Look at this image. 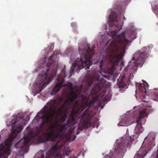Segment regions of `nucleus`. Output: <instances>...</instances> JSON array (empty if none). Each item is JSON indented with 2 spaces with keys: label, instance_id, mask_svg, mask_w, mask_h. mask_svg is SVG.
<instances>
[{
  "label": "nucleus",
  "instance_id": "dca6fc26",
  "mask_svg": "<svg viewBox=\"0 0 158 158\" xmlns=\"http://www.w3.org/2000/svg\"><path fill=\"white\" fill-rule=\"evenodd\" d=\"M143 153H142L141 150L138 151L137 154H136L134 158H142L143 157Z\"/></svg>",
  "mask_w": 158,
  "mask_h": 158
},
{
  "label": "nucleus",
  "instance_id": "4468645a",
  "mask_svg": "<svg viewBox=\"0 0 158 158\" xmlns=\"http://www.w3.org/2000/svg\"><path fill=\"white\" fill-rule=\"evenodd\" d=\"M138 92H139L138 94L140 96H142L144 98L147 94V89H136L135 92L136 95Z\"/></svg>",
  "mask_w": 158,
  "mask_h": 158
},
{
  "label": "nucleus",
  "instance_id": "412c9836",
  "mask_svg": "<svg viewBox=\"0 0 158 158\" xmlns=\"http://www.w3.org/2000/svg\"><path fill=\"white\" fill-rule=\"evenodd\" d=\"M85 107L83 108V109L82 110H83L85 107H88V108L87 109L88 110L89 109V108L90 107L91 105L90 103H88L87 102H85Z\"/></svg>",
  "mask_w": 158,
  "mask_h": 158
},
{
  "label": "nucleus",
  "instance_id": "b1692460",
  "mask_svg": "<svg viewBox=\"0 0 158 158\" xmlns=\"http://www.w3.org/2000/svg\"><path fill=\"white\" fill-rule=\"evenodd\" d=\"M69 158H76L74 156V155L72 156L71 157H70Z\"/></svg>",
  "mask_w": 158,
  "mask_h": 158
},
{
  "label": "nucleus",
  "instance_id": "0eeeda50",
  "mask_svg": "<svg viewBox=\"0 0 158 158\" xmlns=\"http://www.w3.org/2000/svg\"><path fill=\"white\" fill-rule=\"evenodd\" d=\"M121 139V143L114 149V152H110L106 156V158H122L124 152L126 151L128 145L134 140L133 137L132 138L130 136L124 137Z\"/></svg>",
  "mask_w": 158,
  "mask_h": 158
},
{
  "label": "nucleus",
  "instance_id": "423d86ee",
  "mask_svg": "<svg viewBox=\"0 0 158 158\" xmlns=\"http://www.w3.org/2000/svg\"><path fill=\"white\" fill-rule=\"evenodd\" d=\"M54 55L55 54H53L49 57L47 64L43 68L44 69L46 67V72L43 74H41V80L34 83V89H44L52 81L56 75L57 67V65H56L54 66L51 73L48 74L50 66L53 63V58Z\"/></svg>",
  "mask_w": 158,
  "mask_h": 158
},
{
  "label": "nucleus",
  "instance_id": "a878e982",
  "mask_svg": "<svg viewBox=\"0 0 158 158\" xmlns=\"http://www.w3.org/2000/svg\"><path fill=\"white\" fill-rule=\"evenodd\" d=\"M122 123V122L121 121V123Z\"/></svg>",
  "mask_w": 158,
  "mask_h": 158
},
{
  "label": "nucleus",
  "instance_id": "9d476101",
  "mask_svg": "<svg viewBox=\"0 0 158 158\" xmlns=\"http://www.w3.org/2000/svg\"><path fill=\"white\" fill-rule=\"evenodd\" d=\"M107 89H102V93L99 94L97 96V98H100L101 100H102L104 102H106L110 101L111 98V91L109 90L108 92V94H106Z\"/></svg>",
  "mask_w": 158,
  "mask_h": 158
},
{
  "label": "nucleus",
  "instance_id": "20e7f679",
  "mask_svg": "<svg viewBox=\"0 0 158 158\" xmlns=\"http://www.w3.org/2000/svg\"><path fill=\"white\" fill-rule=\"evenodd\" d=\"M71 90L69 94L70 97L67 99L65 101V103L63 106L59 107L57 110H56V102L55 100H52L49 102V106L50 108L49 109L48 112L44 114L41 116V118L42 119L41 123V126H43L47 125L52 122L53 118L56 114V116H58L62 114L63 109L65 104H67L69 106L74 104V106H77L78 104V101L76 100L77 98L81 95L82 98L83 100L86 97L82 95H80V93L79 94H77L78 90L76 92L74 91L75 89H70Z\"/></svg>",
  "mask_w": 158,
  "mask_h": 158
},
{
  "label": "nucleus",
  "instance_id": "7ed1b4c3",
  "mask_svg": "<svg viewBox=\"0 0 158 158\" xmlns=\"http://www.w3.org/2000/svg\"><path fill=\"white\" fill-rule=\"evenodd\" d=\"M149 49L148 47H144L142 51L135 53L131 61L129 63L117 80V84L119 88H127V86L130 84L131 79L133 77L131 70L133 69L134 70L136 67L144 63L145 59L148 57Z\"/></svg>",
  "mask_w": 158,
  "mask_h": 158
},
{
  "label": "nucleus",
  "instance_id": "f3484780",
  "mask_svg": "<svg viewBox=\"0 0 158 158\" xmlns=\"http://www.w3.org/2000/svg\"><path fill=\"white\" fill-rule=\"evenodd\" d=\"M42 89H33L32 92L34 94V96L35 95L41 92Z\"/></svg>",
  "mask_w": 158,
  "mask_h": 158
},
{
  "label": "nucleus",
  "instance_id": "2eb2a0df",
  "mask_svg": "<svg viewBox=\"0 0 158 158\" xmlns=\"http://www.w3.org/2000/svg\"><path fill=\"white\" fill-rule=\"evenodd\" d=\"M74 131V129H71L70 130V132L68 135V140L69 141H73L76 138L75 135H73V133Z\"/></svg>",
  "mask_w": 158,
  "mask_h": 158
},
{
  "label": "nucleus",
  "instance_id": "f03ea898",
  "mask_svg": "<svg viewBox=\"0 0 158 158\" xmlns=\"http://www.w3.org/2000/svg\"><path fill=\"white\" fill-rule=\"evenodd\" d=\"M118 31H114L110 32V35L113 40L110 42L109 46L110 52L106 56V60L104 61L103 58L100 61V74L95 73L92 76L87 75L85 77L84 81L88 87L93 85L94 89L105 88L107 85V82L102 77H106V76L103 75L102 73L108 72L110 74H112L115 69L114 66L118 65L119 61L124 56L125 49L129 41L125 38L124 32L117 35Z\"/></svg>",
  "mask_w": 158,
  "mask_h": 158
},
{
  "label": "nucleus",
  "instance_id": "4be33fe9",
  "mask_svg": "<svg viewBox=\"0 0 158 158\" xmlns=\"http://www.w3.org/2000/svg\"><path fill=\"white\" fill-rule=\"evenodd\" d=\"M43 58L44 59V61L43 62V63H45L46 62V56H45V55L44 56V57H43Z\"/></svg>",
  "mask_w": 158,
  "mask_h": 158
},
{
  "label": "nucleus",
  "instance_id": "f257e3e1",
  "mask_svg": "<svg viewBox=\"0 0 158 158\" xmlns=\"http://www.w3.org/2000/svg\"><path fill=\"white\" fill-rule=\"evenodd\" d=\"M79 110L80 108H78L76 114H73L72 113L74 108H73L65 124L61 125L55 123L49 127L46 132H43L41 129L37 130L35 133L30 131L27 136L24 135V138L21 139L15 144V147L17 149H22L21 150H22L23 149H26L28 147V144L46 143L49 140L54 141L56 142L55 145L52 147L47 153L45 157L44 155H42L41 158H64L65 155L68 156L71 151L66 149L65 148L64 149L63 154H60L61 148L63 145H60L58 141L63 132L69 126L74 125L77 123L76 115L79 113Z\"/></svg>",
  "mask_w": 158,
  "mask_h": 158
},
{
  "label": "nucleus",
  "instance_id": "9b49d317",
  "mask_svg": "<svg viewBox=\"0 0 158 158\" xmlns=\"http://www.w3.org/2000/svg\"><path fill=\"white\" fill-rule=\"evenodd\" d=\"M88 122L86 123L85 122L82 123H80L79 124L78 128L77 130V132L76 133L77 135L78 134L80 131H81L84 129H87L89 127Z\"/></svg>",
  "mask_w": 158,
  "mask_h": 158
},
{
  "label": "nucleus",
  "instance_id": "aec40b11",
  "mask_svg": "<svg viewBox=\"0 0 158 158\" xmlns=\"http://www.w3.org/2000/svg\"><path fill=\"white\" fill-rule=\"evenodd\" d=\"M67 117V115L65 113L64 114L61 118L60 120L62 122H63L65 120Z\"/></svg>",
  "mask_w": 158,
  "mask_h": 158
},
{
  "label": "nucleus",
  "instance_id": "39448f33",
  "mask_svg": "<svg viewBox=\"0 0 158 158\" xmlns=\"http://www.w3.org/2000/svg\"><path fill=\"white\" fill-rule=\"evenodd\" d=\"M94 46L90 49L89 45L87 44L79 45L78 50L80 57L78 58L72 64L69 71V78L72 76L74 70L78 72L85 66H86L87 69H89V66L92 64L91 58L94 54Z\"/></svg>",
  "mask_w": 158,
  "mask_h": 158
},
{
  "label": "nucleus",
  "instance_id": "393cba45",
  "mask_svg": "<svg viewBox=\"0 0 158 158\" xmlns=\"http://www.w3.org/2000/svg\"><path fill=\"white\" fill-rule=\"evenodd\" d=\"M96 90V89H92V90H93V91L94 92V90Z\"/></svg>",
  "mask_w": 158,
  "mask_h": 158
},
{
  "label": "nucleus",
  "instance_id": "cd10ccee",
  "mask_svg": "<svg viewBox=\"0 0 158 158\" xmlns=\"http://www.w3.org/2000/svg\"><path fill=\"white\" fill-rule=\"evenodd\" d=\"M85 89H88V88H86Z\"/></svg>",
  "mask_w": 158,
  "mask_h": 158
},
{
  "label": "nucleus",
  "instance_id": "6e6552de",
  "mask_svg": "<svg viewBox=\"0 0 158 158\" xmlns=\"http://www.w3.org/2000/svg\"><path fill=\"white\" fill-rule=\"evenodd\" d=\"M135 108L138 110L139 111H138V115L135 122L138 124L135 128L134 132L135 134L139 135L140 133L142 132L144 130L141 123L142 119L147 116L149 112L153 111L154 110L150 108L145 107L142 108L139 106L134 107V109Z\"/></svg>",
  "mask_w": 158,
  "mask_h": 158
},
{
  "label": "nucleus",
  "instance_id": "ddd939ff",
  "mask_svg": "<svg viewBox=\"0 0 158 158\" xmlns=\"http://www.w3.org/2000/svg\"><path fill=\"white\" fill-rule=\"evenodd\" d=\"M117 15L116 13L114 12H112L110 15L109 16V21L111 23L113 22L118 21L117 19Z\"/></svg>",
  "mask_w": 158,
  "mask_h": 158
},
{
  "label": "nucleus",
  "instance_id": "f8f14e48",
  "mask_svg": "<svg viewBox=\"0 0 158 158\" xmlns=\"http://www.w3.org/2000/svg\"><path fill=\"white\" fill-rule=\"evenodd\" d=\"M143 83H136V86L138 89H142L143 87L144 89H147L148 88L149 85L144 80H142Z\"/></svg>",
  "mask_w": 158,
  "mask_h": 158
},
{
  "label": "nucleus",
  "instance_id": "5701e85b",
  "mask_svg": "<svg viewBox=\"0 0 158 158\" xmlns=\"http://www.w3.org/2000/svg\"><path fill=\"white\" fill-rule=\"evenodd\" d=\"M134 123V122H131V123H126L124 125V126H128V125H131V124L132 123Z\"/></svg>",
  "mask_w": 158,
  "mask_h": 158
},
{
  "label": "nucleus",
  "instance_id": "1a4fd4ad",
  "mask_svg": "<svg viewBox=\"0 0 158 158\" xmlns=\"http://www.w3.org/2000/svg\"><path fill=\"white\" fill-rule=\"evenodd\" d=\"M66 77L65 73L64 74V76L61 78L60 77L59 75L57 78L58 82L55 85V87L52 89H60L63 87L65 89H82V84L79 87L76 85H73L70 82H67L64 83L65 81L64 78Z\"/></svg>",
  "mask_w": 158,
  "mask_h": 158
},
{
  "label": "nucleus",
  "instance_id": "6ab92c4d",
  "mask_svg": "<svg viewBox=\"0 0 158 158\" xmlns=\"http://www.w3.org/2000/svg\"><path fill=\"white\" fill-rule=\"evenodd\" d=\"M60 89H52L51 92V95H55L58 92Z\"/></svg>",
  "mask_w": 158,
  "mask_h": 158
},
{
  "label": "nucleus",
  "instance_id": "a211bd4d",
  "mask_svg": "<svg viewBox=\"0 0 158 158\" xmlns=\"http://www.w3.org/2000/svg\"><path fill=\"white\" fill-rule=\"evenodd\" d=\"M88 115V113L86 111V110H85L81 115V119H84L85 117L87 116Z\"/></svg>",
  "mask_w": 158,
  "mask_h": 158
},
{
  "label": "nucleus",
  "instance_id": "bb28decb",
  "mask_svg": "<svg viewBox=\"0 0 158 158\" xmlns=\"http://www.w3.org/2000/svg\"><path fill=\"white\" fill-rule=\"evenodd\" d=\"M77 90H80V89H77Z\"/></svg>",
  "mask_w": 158,
  "mask_h": 158
}]
</instances>
